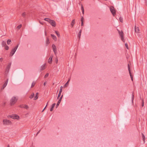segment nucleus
Here are the masks:
<instances>
[{
    "label": "nucleus",
    "mask_w": 147,
    "mask_h": 147,
    "mask_svg": "<svg viewBox=\"0 0 147 147\" xmlns=\"http://www.w3.org/2000/svg\"><path fill=\"white\" fill-rule=\"evenodd\" d=\"M3 124L5 125H9L11 124V121L9 120L5 119L3 120Z\"/></svg>",
    "instance_id": "obj_1"
},
{
    "label": "nucleus",
    "mask_w": 147,
    "mask_h": 147,
    "mask_svg": "<svg viewBox=\"0 0 147 147\" xmlns=\"http://www.w3.org/2000/svg\"><path fill=\"white\" fill-rule=\"evenodd\" d=\"M11 65V63H9L8 65L7 66L5 72V76H7L8 73L9 71V70L10 68V67Z\"/></svg>",
    "instance_id": "obj_2"
},
{
    "label": "nucleus",
    "mask_w": 147,
    "mask_h": 147,
    "mask_svg": "<svg viewBox=\"0 0 147 147\" xmlns=\"http://www.w3.org/2000/svg\"><path fill=\"white\" fill-rule=\"evenodd\" d=\"M18 98L15 97H12L11 99L10 104L11 105H13L17 102Z\"/></svg>",
    "instance_id": "obj_3"
},
{
    "label": "nucleus",
    "mask_w": 147,
    "mask_h": 147,
    "mask_svg": "<svg viewBox=\"0 0 147 147\" xmlns=\"http://www.w3.org/2000/svg\"><path fill=\"white\" fill-rule=\"evenodd\" d=\"M118 30V31L119 35L121 38V39L122 40L123 42H125V40L124 38L123 33V32L122 30L121 31H120L119 30Z\"/></svg>",
    "instance_id": "obj_4"
},
{
    "label": "nucleus",
    "mask_w": 147,
    "mask_h": 147,
    "mask_svg": "<svg viewBox=\"0 0 147 147\" xmlns=\"http://www.w3.org/2000/svg\"><path fill=\"white\" fill-rule=\"evenodd\" d=\"M18 47V45L16 47H15L14 49H13L11 51L10 53V56H12L14 54L15 52L16 51Z\"/></svg>",
    "instance_id": "obj_5"
},
{
    "label": "nucleus",
    "mask_w": 147,
    "mask_h": 147,
    "mask_svg": "<svg viewBox=\"0 0 147 147\" xmlns=\"http://www.w3.org/2000/svg\"><path fill=\"white\" fill-rule=\"evenodd\" d=\"M110 10L113 16L115 15V10L113 7H111L110 8Z\"/></svg>",
    "instance_id": "obj_6"
},
{
    "label": "nucleus",
    "mask_w": 147,
    "mask_h": 147,
    "mask_svg": "<svg viewBox=\"0 0 147 147\" xmlns=\"http://www.w3.org/2000/svg\"><path fill=\"white\" fill-rule=\"evenodd\" d=\"M11 118L15 119H18L19 118V116L16 115H13L10 116Z\"/></svg>",
    "instance_id": "obj_7"
},
{
    "label": "nucleus",
    "mask_w": 147,
    "mask_h": 147,
    "mask_svg": "<svg viewBox=\"0 0 147 147\" xmlns=\"http://www.w3.org/2000/svg\"><path fill=\"white\" fill-rule=\"evenodd\" d=\"M128 68L129 73V74L130 75V76L131 77V80L132 81H133V77L132 75L131 74V71H130V67L129 65L128 64Z\"/></svg>",
    "instance_id": "obj_8"
},
{
    "label": "nucleus",
    "mask_w": 147,
    "mask_h": 147,
    "mask_svg": "<svg viewBox=\"0 0 147 147\" xmlns=\"http://www.w3.org/2000/svg\"><path fill=\"white\" fill-rule=\"evenodd\" d=\"M49 23L53 27L56 26V23L54 21L51 20Z\"/></svg>",
    "instance_id": "obj_9"
},
{
    "label": "nucleus",
    "mask_w": 147,
    "mask_h": 147,
    "mask_svg": "<svg viewBox=\"0 0 147 147\" xmlns=\"http://www.w3.org/2000/svg\"><path fill=\"white\" fill-rule=\"evenodd\" d=\"M8 79H7L6 80V81L5 82V83L3 85L2 88H1V90H3L7 86L8 82Z\"/></svg>",
    "instance_id": "obj_10"
},
{
    "label": "nucleus",
    "mask_w": 147,
    "mask_h": 147,
    "mask_svg": "<svg viewBox=\"0 0 147 147\" xmlns=\"http://www.w3.org/2000/svg\"><path fill=\"white\" fill-rule=\"evenodd\" d=\"M20 107L21 108H25V109H27L28 108V106L27 105H20Z\"/></svg>",
    "instance_id": "obj_11"
},
{
    "label": "nucleus",
    "mask_w": 147,
    "mask_h": 147,
    "mask_svg": "<svg viewBox=\"0 0 147 147\" xmlns=\"http://www.w3.org/2000/svg\"><path fill=\"white\" fill-rule=\"evenodd\" d=\"M135 31L136 33H139L140 31V30L138 27H136V26H135Z\"/></svg>",
    "instance_id": "obj_12"
},
{
    "label": "nucleus",
    "mask_w": 147,
    "mask_h": 147,
    "mask_svg": "<svg viewBox=\"0 0 147 147\" xmlns=\"http://www.w3.org/2000/svg\"><path fill=\"white\" fill-rule=\"evenodd\" d=\"M51 37L53 39L55 40L56 41L57 40V38L56 36L53 34H51Z\"/></svg>",
    "instance_id": "obj_13"
},
{
    "label": "nucleus",
    "mask_w": 147,
    "mask_h": 147,
    "mask_svg": "<svg viewBox=\"0 0 147 147\" xmlns=\"http://www.w3.org/2000/svg\"><path fill=\"white\" fill-rule=\"evenodd\" d=\"M55 105H56V104L55 103H53L52 105L51 106V107L50 109V111H53V109Z\"/></svg>",
    "instance_id": "obj_14"
},
{
    "label": "nucleus",
    "mask_w": 147,
    "mask_h": 147,
    "mask_svg": "<svg viewBox=\"0 0 147 147\" xmlns=\"http://www.w3.org/2000/svg\"><path fill=\"white\" fill-rule=\"evenodd\" d=\"M82 31V30H80L79 32V33H78V37L79 39L80 38V37H81Z\"/></svg>",
    "instance_id": "obj_15"
},
{
    "label": "nucleus",
    "mask_w": 147,
    "mask_h": 147,
    "mask_svg": "<svg viewBox=\"0 0 147 147\" xmlns=\"http://www.w3.org/2000/svg\"><path fill=\"white\" fill-rule=\"evenodd\" d=\"M75 24V20L74 19L72 20L71 23V26L72 27H73L74 25Z\"/></svg>",
    "instance_id": "obj_16"
},
{
    "label": "nucleus",
    "mask_w": 147,
    "mask_h": 147,
    "mask_svg": "<svg viewBox=\"0 0 147 147\" xmlns=\"http://www.w3.org/2000/svg\"><path fill=\"white\" fill-rule=\"evenodd\" d=\"M44 20H45V21H47L49 23L50 22V21H51V20L49 18H45L44 19Z\"/></svg>",
    "instance_id": "obj_17"
},
{
    "label": "nucleus",
    "mask_w": 147,
    "mask_h": 147,
    "mask_svg": "<svg viewBox=\"0 0 147 147\" xmlns=\"http://www.w3.org/2000/svg\"><path fill=\"white\" fill-rule=\"evenodd\" d=\"M70 79H69L68 80L67 82L64 85V87H67L68 86L69 82V81H70Z\"/></svg>",
    "instance_id": "obj_18"
},
{
    "label": "nucleus",
    "mask_w": 147,
    "mask_h": 147,
    "mask_svg": "<svg viewBox=\"0 0 147 147\" xmlns=\"http://www.w3.org/2000/svg\"><path fill=\"white\" fill-rule=\"evenodd\" d=\"M52 57H50L49 59V61H48V62L49 63H52Z\"/></svg>",
    "instance_id": "obj_19"
},
{
    "label": "nucleus",
    "mask_w": 147,
    "mask_h": 147,
    "mask_svg": "<svg viewBox=\"0 0 147 147\" xmlns=\"http://www.w3.org/2000/svg\"><path fill=\"white\" fill-rule=\"evenodd\" d=\"M45 64L42 65L41 67V70H42L45 69Z\"/></svg>",
    "instance_id": "obj_20"
},
{
    "label": "nucleus",
    "mask_w": 147,
    "mask_h": 147,
    "mask_svg": "<svg viewBox=\"0 0 147 147\" xmlns=\"http://www.w3.org/2000/svg\"><path fill=\"white\" fill-rule=\"evenodd\" d=\"M142 138L143 139V140L144 143L145 142V137L143 133H142Z\"/></svg>",
    "instance_id": "obj_21"
},
{
    "label": "nucleus",
    "mask_w": 147,
    "mask_h": 147,
    "mask_svg": "<svg viewBox=\"0 0 147 147\" xmlns=\"http://www.w3.org/2000/svg\"><path fill=\"white\" fill-rule=\"evenodd\" d=\"M1 44H2V46L3 47H4L5 45H6V42L4 41H3L2 42Z\"/></svg>",
    "instance_id": "obj_22"
},
{
    "label": "nucleus",
    "mask_w": 147,
    "mask_h": 147,
    "mask_svg": "<svg viewBox=\"0 0 147 147\" xmlns=\"http://www.w3.org/2000/svg\"><path fill=\"white\" fill-rule=\"evenodd\" d=\"M38 92H37L36 93V96L34 98V100H36L38 98Z\"/></svg>",
    "instance_id": "obj_23"
},
{
    "label": "nucleus",
    "mask_w": 147,
    "mask_h": 147,
    "mask_svg": "<svg viewBox=\"0 0 147 147\" xmlns=\"http://www.w3.org/2000/svg\"><path fill=\"white\" fill-rule=\"evenodd\" d=\"M61 102V101L60 100H59L56 106V108H57L58 106H59V104L60 103V102Z\"/></svg>",
    "instance_id": "obj_24"
},
{
    "label": "nucleus",
    "mask_w": 147,
    "mask_h": 147,
    "mask_svg": "<svg viewBox=\"0 0 147 147\" xmlns=\"http://www.w3.org/2000/svg\"><path fill=\"white\" fill-rule=\"evenodd\" d=\"M11 42V41L10 39H8L7 41V43L8 45L10 44Z\"/></svg>",
    "instance_id": "obj_25"
},
{
    "label": "nucleus",
    "mask_w": 147,
    "mask_h": 147,
    "mask_svg": "<svg viewBox=\"0 0 147 147\" xmlns=\"http://www.w3.org/2000/svg\"><path fill=\"white\" fill-rule=\"evenodd\" d=\"M55 32L56 34H57V36L58 37H59L60 36V34H59V32H58V31H55Z\"/></svg>",
    "instance_id": "obj_26"
},
{
    "label": "nucleus",
    "mask_w": 147,
    "mask_h": 147,
    "mask_svg": "<svg viewBox=\"0 0 147 147\" xmlns=\"http://www.w3.org/2000/svg\"><path fill=\"white\" fill-rule=\"evenodd\" d=\"M52 47L53 48V50H55V49H56V47L55 46V45H54V44H53L52 45Z\"/></svg>",
    "instance_id": "obj_27"
},
{
    "label": "nucleus",
    "mask_w": 147,
    "mask_h": 147,
    "mask_svg": "<svg viewBox=\"0 0 147 147\" xmlns=\"http://www.w3.org/2000/svg\"><path fill=\"white\" fill-rule=\"evenodd\" d=\"M49 43H50V42H49V39L48 38H47V40H46V44L47 45H48V44H49Z\"/></svg>",
    "instance_id": "obj_28"
},
{
    "label": "nucleus",
    "mask_w": 147,
    "mask_h": 147,
    "mask_svg": "<svg viewBox=\"0 0 147 147\" xmlns=\"http://www.w3.org/2000/svg\"><path fill=\"white\" fill-rule=\"evenodd\" d=\"M34 96V93H32L31 96L29 97V98H33Z\"/></svg>",
    "instance_id": "obj_29"
},
{
    "label": "nucleus",
    "mask_w": 147,
    "mask_h": 147,
    "mask_svg": "<svg viewBox=\"0 0 147 147\" xmlns=\"http://www.w3.org/2000/svg\"><path fill=\"white\" fill-rule=\"evenodd\" d=\"M22 25L21 24H20L17 27V28L18 30H19L22 27Z\"/></svg>",
    "instance_id": "obj_30"
},
{
    "label": "nucleus",
    "mask_w": 147,
    "mask_h": 147,
    "mask_svg": "<svg viewBox=\"0 0 147 147\" xmlns=\"http://www.w3.org/2000/svg\"><path fill=\"white\" fill-rule=\"evenodd\" d=\"M81 9L82 11V13L84 14V7L82 6H81Z\"/></svg>",
    "instance_id": "obj_31"
},
{
    "label": "nucleus",
    "mask_w": 147,
    "mask_h": 147,
    "mask_svg": "<svg viewBox=\"0 0 147 147\" xmlns=\"http://www.w3.org/2000/svg\"><path fill=\"white\" fill-rule=\"evenodd\" d=\"M119 19L120 21L121 22H123V18H121V17H119Z\"/></svg>",
    "instance_id": "obj_32"
},
{
    "label": "nucleus",
    "mask_w": 147,
    "mask_h": 147,
    "mask_svg": "<svg viewBox=\"0 0 147 147\" xmlns=\"http://www.w3.org/2000/svg\"><path fill=\"white\" fill-rule=\"evenodd\" d=\"M62 88H63V87L62 86H61L60 87V90L59 92L60 93H61L62 91Z\"/></svg>",
    "instance_id": "obj_33"
},
{
    "label": "nucleus",
    "mask_w": 147,
    "mask_h": 147,
    "mask_svg": "<svg viewBox=\"0 0 147 147\" xmlns=\"http://www.w3.org/2000/svg\"><path fill=\"white\" fill-rule=\"evenodd\" d=\"M5 49L6 50H8V49H9V47L8 46H7V45H5Z\"/></svg>",
    "instance_id": "obj_34"
},
{
    "label": "nucleus",
    "mask_w": 147,
    "mask_h": 147,
    "mask_svg": "<svg viewBox=\"0 0 147 147\" xmlns=\"http://www.w3.org/2000/svg\"><path fill=\"white\" fill-rule=\"evenodd\" d=\"M125 47L127 49H129V47H128V44H127V43H125Z\"/></svg>",
    "instance_id": "obj_35"
},
{
    "label": "nucleus",
    "mask_w": 147,
    "mask_h": 147,
    "mask_svg": "<svg viewBox=\"0 0 147 147\" xmlns=\"http://www.w3.org/2000/svg\"><path fill=\"white\" fill-rule=\"evenodd\" d=\"M134 99V95L133 94V93L132 94V103L133 102Z\"/></svg>",
    "instance_id": "obj_36"
},
{
    "label": "nucleus",
    "mask_w": 147,
    "mask_h": 147,
    "mask_svg": "<svg viewBox=\"0 0 147 147\" xmlns=\"http://www.w3.org/2000/svg\"><path fill=\"white\" fill-rule=\"evenodd\" d=\"M26 14L25 12H24L22 14V16L23 17H25Z\"/></svg>",
    "instance_id": "obj_37"
},
{
    "label": "nucleus",
    "mask_w": 147,
    "mask_h": 147,
    "mask_svg": "<svg viewBox=\"0 0 147 147\" xmlns=\"http://www.w3.org/2000/svg\"><path fill=\"white\" fill-rule=\"evenodd\" d=\"M53 51L54 52V53H55V54L56 55V53H57V50H56V49H55V50L53 49Z\"/></svg>",
    "instance_id": "obj_38"
},
{
    "label": "nucleus",
    "mask_w": 147,
    "mask_h": 147,
    "mask_svg": "<svg viewBox=\"0 0 147 147\" xmlns=\"http://www.w3.org/2000/svg\"><path fill=\"white\" fill-rule=\"evenodd\" d=\"M81 22H84V18L83 17H82L81 19Z\"/></svg>",
    "instance_id": "obj_39"
},
{
    "label": "nucleus",
    "mask_w": 147,
    "mask_h": 147,
    "mask_svg": "<svg viewBox=\"0 0 147 147\" xmlns=\"http://www.w3.org/2000/svg\"><path fill=\"white\" fill-rule=\"evenodd\" d=\"M35 83H34V82H33L32 84L31 85V87H33L35 85Z\"/></svg>",
    "instance_id": "obj_40"
},
{
    "label": "nucleus",
    "mask_w": 147,
    "mask_h": 147,
    "mask_svg": "<svg viewBox=\"0 0 147 147\" xmlns=\"http://www.w3.org/2000/svg\"><path fill=\"white\" fill-rule=\"evenodd\" d=\"M49 76V74L48 73H47L45 76V78H46L47 77Z\"/></svg>",
    "instance_id": "obj_41"
},
{
    "label": "nucleus",
    "mask_w": 147,
    "mask_h": 147,
    "mask_svg": "<svg viewBox=\"0 0 147 147\" xmlns=\"http://www.w3.org/2000/svg\"><path fill=\"white\" fill-rule=\"evenodd\" d=\"M63 95H62L60 97V98H59V100H60L61 101V99H62V98H63Z\"/></svg>",
    "instance_id": "obj_42"
},
{
    "label": "nucleus",
    "mask_w": 147,
    "mask_h": 147,
    "mask_svg": "<svg viewBox=\"0 0 147 147\" xmlns=\"http://www.w3.org/2000/svg\"><path fill=\"white\" fill-rule=\"evenodd\" d=\"M144 106V102L143 100H142V106L143 107Z\"/></svg>",
    "instance_id": "obj_43"
},
{
    "label": "nucleus",
    "mask_w": 147,
    "mask_h": 147,
    "mask_svg": "<svg viewBox=\"0 0 147 147\" xmlns=\"http://www.w3.org/2000/svg\"><path fill=\"white\" fill-rule=\"evenodd\" d=\"M47 105H46V106H45V107L44 108V109H43V110L42 111V112L44 111L45 109L46 108V107H47Z\"/></svg>",
    "instance_id": "obj_44"
},
{
    "label": "nucleus",
    "mask_w": 147,
    "mask_h": 147,
    "mask_svg": "<svg viewBox=\"0 0 147 147\" xmlns=\"http://www.w3.org/2000/svg\"><path fill=\"white\" fill-rule=\"evenodd\" d=\"M61 93H60L59 92V94H58V97H59L60 96V95H61Z\"/></svg>",
    "instance_id": "obj_45"
},
{
    "label": "nucleus",
    "mask_w": 147,
    "mask_h": 147,
    "mask_svg": "<svg viewBox=\"0 0 147 147\" xmlns=\"http://www.w3.org/2000/svg\"><path fill=\"white\" fill-rule=\"evenodd\" d=\"M39 23H40V24H42V25H43V23L42 22H40V21L39 22Z\"/></svg>",
    "instance_id": "obj_46"
},
{
    "label": "nucleus",
    "mask_w": 147,
    "mask_h": 147,
    "mask_svg": "<svg viewBox=\"0 0 147 147\" xmlns=\"http://www.w3.org/2000/svg\"><path fill=\"white\" fill-rule=\"evenodd\" d=\"M47 84V82H45L44 83V86H45V85L46 84Z\"/></svg>",
    "instance_id": "obj_47"
},
{
    "label": "nucleus",
    "mask_w": 147,
    "mask_h": 147,
    "mask_svg": "<svg viewBox=\"0 0 147 147\" xmlns=\"http://www.w3.org/2000/svg\"><path fill=\"white\" fill-rule=\"evenodd\" d=\"M83 22H81V26H83Z\"/></svg>",
    "instance_id": "obj_48"
},
{
    "label": "nucleus",
    "mask_w": 147,
    "mask_h": 147,
    "mask_svg": "<svg viewBox=\"0 0 147 147\" xmlns=\"http://www.w3.org/2000/svg\"><path fill=\"white\" fill-rule=\"evenodd\" d=\"M3 60V59L2 58H1L0 59V61H2Z\"/></svg>",
    "instance_id": "obj_49"
},
{
    "label": "nucleus",
    "mask_w": 147,
    "mask_h": 147,
    "mask_svg": "<svg viewBox=\"0 0 147 147\" xmlns=\"http://www.w3.org/2000/svg\"><path fill=\"white\" fill-rule=\"evenodd\" d=\"M57 62H58V59H57V60H56V63H57Z\"/></svg>",
    "instance_id": "obj_50"
},
{
    "label": "nucleus",
    "mask_w": 147,
    "mask_h": 147,
    "mask_svg": "<svg viewBox=\"0 0 147 147\" xmlns=\"http://www.w3.org/2000/svg\"><path fill=\"white\" fill-rule=\"evenodd\" d=\"M146 4L147 5V0L146 1Z\"/></svg>",
    "instance_id": "obj_51"
},
{
    "label": "nucleus",
    "mask_w": 147,
    "mask_h": 147,
    "mask_svg": "<svg viewBox=\"0 0 147 147\" xmlns=\"http://www.w3.org/2000/svg\"><path fill=\"white\" fill-rule=\"evenodd\" d=\"M7 147H9V144H8V145H7Z\"/></svg>",
    "instance_id": "obj_52"
},
{
    "label": "nucleus",
    "mask_w": 147,
    "mask_h": 147,
    "mask_svg": "<svg viewBox=\"0 0 147 147\" xmlns=\"http://www.w3.org/2000/svg\"><path fill=\"white\" fill-rule=\"evenodd\" d=\"M40 131H39L38 132H37V134H38V133H39Z\"/></svg>",
    "instance_id": "obj_53"
},
{
    "label": "nucleus",
    "mask_w": 147,
    "mask_h": 147,
    "mask_svg": "<svg viewBox=\"0 0 147 147\" xmlns=\"http://www.w3.org/2000/svg\"><path fill=\"white\" fill-rule=\"evenodd\" d=\"M6 30V28L5 30H3V31H5V30Z\"/></svg>",
    "instance_id": "obj_54"
},
{
    "label": "nucleus",
    "mask_w": 147,
    "mask_h": 147,
    "mask_svg": "<svg viewBox=\"0 0 147 147\" xmlns=\"http://www.w3.org/2000/svg\"><path fill=\"white\" fill-rule=\"evenodd\" d=\"M3 34H1V35H2V34H4V33H3Z\"/></svg>",
    "instance_id": "obj_55"
},
{
    "label": "nucleus",
    "mask_w": 147,
    "mask_h": 147,
    "mask_svg": "<svg viewBox=\"0 0 147 147\" xmlns=\"http://www.w3.org/2000/svg\"><path fill=\"white\" fill-rule=\"evenodd\" d=\"M59 97H58V96L57 97V99H58Z\"/></svg>",
    "instance_id": "obj_56"
}]
</instances>
